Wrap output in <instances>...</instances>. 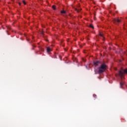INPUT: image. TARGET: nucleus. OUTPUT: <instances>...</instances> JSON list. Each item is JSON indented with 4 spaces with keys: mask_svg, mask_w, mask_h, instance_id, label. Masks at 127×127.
I'll list each match as a JSON object with an SVG mask.
<instances>
[{
    "mask_svg": "<svg viewBox=\"0 0 127 127\" xmlns=\"http://www.w3.org/2000/svg\"><path fill=\"white\" fill-rule=\"evenodd\" d=\"M127 74V68L126 69H121L120 71H119L118 73V76H120L121 80H123V78H124V76H125V74Z\"/></svg>",
    "mask_w": 127,
    "mask_h": 127,
    "instance_id": "obj_1",
    "label": "nucleus"
},
{
    "mask_svg": "<svg viewBox=\"0 0 127 127\" xmlns=\"http://www.w3.org/2000/svg\"><path fill=\"white\" fill-rule=\"evenodd\" d=\"M107 69V65L105 64H102L100 67L99 68V70L98 71V73L99 74H102L103 72H105V70Z\"/></svg>",
    "mask_w": 127,
    "mask_h": 127,
    "instance_id": "obj_2",
    "label": "nucleus"
},
{
    "mask_svg": "<svg viewBox=\"0 0 127 127\" xmlns=\"http://www.w3.org/2000/svg\"><path fill=\"white\" fill-rule=\"evenodd\" d=\"M113 22L114 23H120V22H121V20L119 19H115L113 20Z\"/></svg>",
    "mask_w": 127,
    "mask_h": 127,
    "instance_id": "obj_3",
    "label": "nucleus"
},
{
    "mask_svg": "<svg viewBox=\"0 0 127 127\" xmlns=\"http://www.w3.org/2000/svg\"><path fill=\"white\" fill-rule=\"evenodd\" d=\"M99 64H100V62H99V61L95 62L94 63V65L95 66H98V65H99Z\"/></svg>",
    "mask_w": 127,
    "mask_h": 127,
    "instance_id": "obj_4",
    "label": "nucleus"
},
{
    "mask_svg": "<svg viewBox=\"0 0 127 127\" xmlns=\"http://www.w3.org/2000/svg\"><path fill=\"white\" fill-rule=\"evenodd\" d=\"M47 52H51V51H52L51 49H50V47H48V48H47Z\"/></svg>",
    "mask_w": 127,
    "mask_h": 127,
    "instance_id": "obj_5",
    "label": "nucleus"
},
{
    "mask_svg": "<svg viewBox=\"0 0 127 127\" xmlns=\"http://www.w3.org/2000/svg\"><path fill=\"white\" fill-rule=\"evenodd\" d=\"M75 10H76L77 12H79L81 10V9L80 8H75Z\"/></svg>",
    "mask_w": 127,
    "mask_h": 127,
    "instance_id": "obj_6",
    "label": "nucleus"
},
{
    "mask_svg": "<svg viewBox=\"0 0 127 127\" xmlns=\"http://www.w3.org/2000/svg\"><path fill=\"white\" fill-rule=\"evenodd\" d=\"M124 82H121L120 83V86H121V87H122V86H123V85H124Z\"/></svg>",
    "mask_w": 127,
    "mask_h": 127,
    "instance_id": "obj_7",
    "label": "nucleus"
},
{
    "mask_svg": "<svg viewBox=\"0 0 127 127\" xmlns=\"http://www.w3.org/2000/svg\"><path fill=\"white\" fill-rule=\"evenodd\" d=\"M61 13H66V11H64V10H63V11H61Z\"/></svg>",
    "mask_w": 127,
    "mask_h": 127,
    "instance_id": "obj_8",
    "label": "nucleus"
},
{
    "mask_svg": "<svg viewBox=\"0 0 127 127\" xmlns=\"http://www.w3.org/2000/svg\"><path fill=\"white\" fill-rule=\"evenodd\" d=\"M52 8H53V9H56V7H55V5H53V6H52Z\"/></svg>",
    "mask_w": 127,
    "mask_h": 127,
    "instance_id": "obj_9",
    "label": "nucleus"
},
{
    "mask_svg": "<svg viewBox=\"0 0 127 127\" xmlns=\"http://www.w3.org/2000/svg\"><path fill=\"white\" fill-rule=\"evenodd\" d=\"M90 27L91 28H94V26H93L92 25H90Z\"/></svg>",
    "mask_w": 127,
    "mask_h": 127,
    "instance_id": "obj_10",
    "label": "nucleus"
},
{
    "mask_svg": "<svg viewBox=\"0 0 127 127\" xmlns=\"http://www.w3.org/2000/svg\"><path fill=\"white\" fill-rule=\"evenodd\" d=\"M23 2L24 4H26V3L25 2V1H23Z\"/></svg>",
    "mask_w": 127,
    "mask_h": 127,
    "instance_id": "obj_11",
    "label": "nucleus"
},
{
    "mask_svg": "<svg viewBox=\"0 0 127 127\" xmlns=\"http://www.w3.org/2000/svg\"><path fill=\"white\" fill-rule=\"evenodd\" d=\"M100 36L103 37V34H100Z\"/></svg>",
    "mask_w": 127,
    "mask_h": 127,
    "instance_id": "obj_12",
    "label": "nucleus"
},
{
    "mask_svg": "<svg viewBox=\"0 0 127 127\" xmlns=\"http://www.w3.org/2000/svg\"><path fill=\"white\" fill-rule=\"evenodd\" d=\"M93 97H94V98L96 97V95L94 94Z\"/></svg>",
    "mask_w": 127,
    "mask_h": 127,
    "instance_id": "obj_13",
    "label": "nucleus"
},
{
    "mask_svg": "<svg viewBox=\"0 0 127 127\" xmlns=\"http://www.w3.org/2000/svg\"><path fill=\"white\" fill-rule=\"evenodd\" d=\"M86 68H88V66H86Z\"/></svg>",
    "mask_w": 127,
    "mask_h": 127,
    "instance_id": "obj_14",
    "label": "nucleus"
},
{
    "mask_svg": "<svg viewBox=\"0 0 127 127\" xmlns=\"http://www.w3.org/2000/svg\"><path fill=\"white\" fill-rule=\"evenodd\" d=\"M95 73H97V72L96 71V70H95Z\"/></svg>",
    "mask_w": 127,
    "mask_h": 127,
    "instance_id": "obj_15",
    "label": "nucleus"
}]
</instances>
